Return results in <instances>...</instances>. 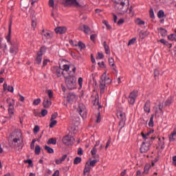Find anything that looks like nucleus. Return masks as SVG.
<instances>
[{
    "mask_svg": "<svg viewBox=\"0 0 176 176\" xmlns=\"http://www.w3.org/2000/svg\"><path fill=\"white\" fill-rule=\"evenodd\" d=\"M14 137L13 141L10 144L11 148H14V149H23V137H21V132L20 131H14L13 133Z\"/></svg>",
    "mask_w": 176,
    "mask_h": 176,
    "instance_id": "f257e3e1",
    "label": "nucleus"
},
{
    "mask_svg": "<svg viewBox=\"0 0 176 176\" xmlns=\"http://www.w3.org/2000/svg\"><path fill=\"white\" fill-rule=\"evenodd\" d=\"M10 35H12V24H10L9 25L8 34L6 37V39L8 45H10V53H11V54H17L19 46L16 42L10 41Z\"/></svg>",
    "mask_w": 176,
    "mask_h": 176,
    "instance_id": "f03ea898",
    "label": "nucleus"
},
{
    "mask_svg": "<svg viewBox=\"0 0 176 176\" xmlns=\"http://www.w3.org/2000/svg\"><path fill=\"white\" fill-rule=\"evenodd\" d=\"M99 83L100 94H104L105 93V87L107 85H111V83H112V80L109 77L107 76V72H104L101 76V79Z\"/></svg>",
    "mask_w": 176,
    "mask_h": 176,
    "instance_id": "7ed1b4c3",
    "label": "nucleus"
},
{
    "mask_svg": "<svg viewBox=\"0 0 176 176\" xmlns=\"http://www.w3.org/2000/svg\"><path fill=\"white\" fill-rule=\"evenodd\" d=\"M65 82L69 90L76 89V77L74 76V74L65 76Z\"/></svg>",
    "mask_w": 176,
    "mask_h": 176,
    "instance_id": "20e7f679",
    "label": "nucleus"
},
{
    "mask_svg": "<svg viewBox=\"0 0 176 176\" xmlns=\"http://www.w3.org/2000/svg\"><path fill=\"white\" fill-rule=\"evenodd\" d=\"M56 74L58 78H60L62 75H63L64 78L67 75L65 74V72H68L69 71V65H63L61 67V65L59 67H55Z\"/></svg>",
    "mask_w": 176,
    "mask_h": 176,
    "instance_id": "39448f33",
    "label": "nucleus"
},
{
    "mask_svg": "<svg viewBox=\"0 0 176 176\" xmlns=\"http://www.w3.org/2000/svg\"><path fill=\"white\" fill-rule=\"evenodd\" d=\"M7 103L8 104V113L10 118H12L14 115V100L8 98Z\"/></svg>",
    "mask_w": 176,
    "mask_h": 176,
    "instance_id": "423d86ee",
    "label": "nucleus"
},
{
    "mask_svg": "<svg viewBox=\"0 0 176 176\" xmlns=\"http://www.w3.org/2000/svg\"><path fill=\"white\" fill-rule=\"evenodd\" d=\"M117 116L120 120L119 126H120L121 129L124 127V124H126V113L122 111H118L117 113Z\"/></svg>",
    "mask_w": 176,
    "mask_h": 176,
    "instance_id": "0eeeda50",
    "label": "nucleus"
},
{
    "mask_svg": "<svg viewBox=\"0 0 176 176\" xmlns=\"http://www.w3.org/2000/svg\"><path fill=\"white\" fill-rule=\"evenodd\" d=\"M77 111L83 119L86 118V116H87V111L86 110V107L85 104L82 103L79 104L77 108Z\"/></svg>",
    "mask_w": 176,
    "mask_h": 176,
    "instance_id": "6e6552de",
    "label": "nucleus"
},
{
    "mask_svg": "<svg viewBox=\"0 0 176 176\" xmlns=\"http://www.w3.org/2000/svg\"><path fill=\"white\" fill-rule=\"evenodd\" d=\"M149 148H151V142L149 140H144L140 147L141 153H146L149 151Z\"/></svg>",
    "mask_w": 176,
    "mask_h": 176,
    "instance_id": "1a4fd4ad",
    "label": "nucleus"
},
{
    "mask_svg": "<svg viewBox=\"0 0 176 176\" xmlns=\"http://www.w3.org/2000/svg\"><path fill=\"white\" fill-rule=\"evenodd\" d=\"M137 97H138V91H133L131 92L128 98L129 103L131 104V105H133L135 102V100H137Z\"/></svg>",
    "mask_w": 176,
    "mask_h": 176,
    "instance_id": "9d476101",
    "label": "nucleus"
},
{
    "mask_svg": "<svg viewBox=\"0 0 176 176\" xmlns=\"http://www.w3.org/2000/svg\"><path fill=\"white\" fill-rule=\"evenodd\" d=\"M63 142L65 145H72L75 142V138L70 135H66L63 138Z\"/></svg>",
    "mask_w": 176,
    "mask_h": 176,
    "instance_id": "9b49d317",
    "label": "nucleus"
},
{
    "mask_svg": "<svg viewBox=\"0 0 176 176\" xmlns=\"http://www.w3.org/2000/svg\"><path fill=\"white\" fill-rule=\"evenodd\" d=\"M66 6H76V8H79V3L76 0H65Z\"/></svg>",
    "mask_w": 176,
    "mask_h": 176,
    "instance_id": "f8f14e48",
    "label": "nucleus"
},
{
    "mask_svg": "<svg viewBox=\"0 0 176 176\" xmlns=\"http://www.w3.org/2000/svg\"><path fill=\"white\" fill-rule=\"evenodd\" d=\"M67 102L71 103L74 102V101H76L78 97L74 93H70L67 96Z\"/></svg>",
    "mask_w": 176,
    "mask_h": 176,
    "instance_id": "ddd939ff",
    "label": "nucleus"
},
{
    "mask_svg": "<svg viewBox=\"0 0 176 176\" xmlns=\"http://www.w3.org/2000/svg\"><path fill=\"white\" fill-rule=\"evenodd\" d=\"M43 105L44 108H49L50 107V105H52V100L50 99H49V98L45 97L44 98Z\"/></svg>",
    "mask_w": 176,
    "mask_h": 176,
    "instance_id": "4468645a",
    "label": "nucleus"
},
{
    "mask_svg": "<svg viewBox=\"0 0 176 176\" xmlns=\"http://www.w3.org/2000/svg\"><path fill=\"white\" fill-rule=\"evenodd\" d=\"M3 87L4 91H6V90H8V91H10V93H13V91H14V89L13 88V86H10V85L8 86V84L6 82H4Z\"/></svg>",
    "mask_w": 176,
    "mask_h": 176,
    "instance_id": "2eb2a0df",
    "label": "nucleus"
},
{
    "mask_svg": "<svg viewBox=\"0 0 176 176\" xmlns=\"http://www.w3.org/2000/svg\"><path fill=\"white\" fill-rule=\"evenodd\" d=\"M55 32L56 34H65V32H67V28L58 27V28H55Z\"/></svg>",
    "mask_w": 176,
    "mask_h": 176,
    "instance_id": "dca6fc26",
    "label": "nucleus"
},
{
    "mask_svg": "<svg viewBox=\"0 0 176 176\" xmlns=\"http://www.w3.org/2000/svg\"><path fill=\"white\" fill-rule=\"evenodd\" d=\"M144 111L146 113H149V112H151V102L148 100H147L144 105Z\"/></svg>",
    "mask_w": 176,
    "mask_h": 176,
    "instance_id": "f3484780",
    "label": "nucleus"
},
{
    "mask_svg": "<svg viewBox=\"0 0 176 176\" xmlns=\"http://www.w3.org/2000/svg\"><path fill=\"white\" fill-rule=\"evenodd\" d=\"M102 45L104 47V52H105L106 54H111V50H109V45H108V44H107V41H104L102 43Z\"/></svg>",
    "mask_w": 176,
    "mask_h": 176,
    "instance_id": "a211bd4d",
    "label": "nucleus"
},
{
    "mask_svg": "<svg viewBox=\"0 0 176 176\" xmlns=\"http://www.w3.org/2000/svg\"><path fill=\"white\" fill-rule=\"evenodd\" d=\"M141 135L142 138L144 140V141H149L151 139H149V135H151V132L148 131L146 134L144 133V132H141Z\"/></svg>",
    "mask_w": 176,
    "mask_h": 176,
    "instance_id": "6ab92c4d",
    "label": "nucleus"
},
{
    "mask_svg": "<svg viewBox=\"0 0 176 176\" xmlns=\"http://www.w3.org/2000/svg\"><path fill=\"white\" fill-rule=\"evenodd\" d=\"M90 165L86 164L85 169H84V176H89V174H90Z\"/></svg>",
    "mask_w": 176,
    "mask_h": 176,
    "instance_id": "aec40b11",
    "label": "nucleus"
},
{
    "mask_svg": "<svg viewBox=\"0 0 176 176\" xmlns=\"http://www.w3.org/2000/svg\"><path fill=\"white\" fill-rule=\"evenodd\" d=\"M42 57H43V55L37 53V56L36 57L34 64H37L39 65V64L42 63Z\"/></svg>",
    "mask_w": 176,
    "mask_h": 176,
    "instance_id": "412c9836",
    "label": "nucleus"
},
{
    "mask_svg": "<svg viewBox=\"0 0 176 176\" xmlns=\"http://www.w3.org/2000/svg\"><path fill=\"white\" fill-rule=\"evenodd\" d=\"M65 159H67V155H64L61 158L56 160L55 163L56 164H61V163H63Z\"/></svg>",
    "mask_w": 176,
    "mask_h": 176,
    "instance_id": "4be33fe9",
    "label": "nucleus"
},
{
    "mask_svg": "<svg viewBox=\"0 0 176 176\" xmlns=\"http://www.w3.org/2000/svg\"><path fill=\"white\" fill-rule=\"evenodd\" d=\"M159 33L160 34V35L163 37L166 36L167 35V30L165 29H163L162 28H160L158 29Z\"/></svg>",
    "mask_w": 176,
    "mask_h": 176,
    "instance_id": "5701e85b",
    "label": "nucleus"
},
{
    "mask_svg": "<svg viewBox=\"0 0 176 176\" xmlns=\"http://www.w3.org/2000/svg\"><path fill=\"white\" fill-rule=\"evenodd\" d=\"M151 167H152V165H151V164H146L144 166V170L143 174H148V173H149V170H151Z\"/></svg>",
    "mask_w": 176,
    "mask_h": 176,
    "instance_id": "b1692460",
    "label": "nucleus"
},
{
    "mask_svg": "<svg viewBox=\"0 0 176 176\" xmlns=\"http://www.w3.org/2000/svg\"><path fill=\"white\" fill-rule=\"evenodd\" d=\"M83 32L85 34H91V30L88 25H83Z\"/></svg>",
    "mask_w": 176,
    "mask_h": 176,
    "instance_id": "393cba45",
    "label": "nucleus"
},
{
    "mask_svg": "<svg viewBox=\"0 0 176 176\" xmlns=\"http://www.w3.org/2000/svg\"><path fill=\"white\" fill-rule=\"evenodd\" d=\"M47 145H56V144H57V140H56L55 138H50L47 142Z\"/></svg>",
    "mask_w": 176,
    "mask_h": 176,
    "instance_id": "a878e982",
    "label": "nucleus"
},
{
    "mask_svg": "<svg viewBox=\"0 0 176 176\" xmlns=\"http://www.w3.org/2000/svg\"><path fill=\"white\" fill-rule=\"evenodd\" d=\"M164 138H159V145L162 149H164Z\"/></svg>",
    "mask_w": 176,
    "mask_h": 176,
    "instance_id": "bb28decb",
    "label": "nucleus"
},
{
    "mask_svg": "<svg viewBox=\"0 0 176 176\" xmlns=\"http://www.w3.org/2000/svg\"><path fill=\"white\" fill-rule=\"evenodd\" d=\"M109 65L111 66L112 69L115 70V60H113V58H109Z\"/></svg>",
    "mask_w": 176,
    "mask_h": 176,
    "instance_id": "cd10ccee",
    "label": "nucleus"
},
{
    "mask_svg": "<svg viewBox=\"0 0 176 176\" xmlns=\"http://www.w3.org/2000/svg\"><path fill=\"white\" fill-rule=\"evenodd\" d=\"M75 46H78V47L80 48V50H83V49L86 47V45L82 41H79L78 44H75Z\"/></svg>",
    "mask_w": 176,
    "mask_h": 176,
    "instance_id": "c85d7f7f",
    "label": "nucleus"
},
{
    "mask_svg": "<svg viewBox=\"0 0 176 176\" xmlns=\"http://www.w3.org/2000/svg\"><path fill=\"white\" fill-rule=\"evenodd\" d=\"M153 118H154V116H153V114H152L150 118L149 122H148V127H153V126H155V124L153 122Z\"/></svg>",
    "mask_w": 176,
    "mask_h": 176,
    "instance_id": "c756f323",
    "label": "nucleus"
},
{
    "mask_svg": "<svg viewBox=\"0 0 176 176\" xmlns=\"http://www.w3.org/2000/svg\"><path fill=\"white\" fill-rule=\"evenodd\" d=\"M45 151L47 152V153H54V150L48 146H45Z\"/></svg>",
    "mask_w": 176,
    "mask_h": 176,
    "instance_id": "7c9ffc66",
    "label": "nucleus"
},
{
    "mask_svg": "<svg viewBox=\"0 0 176 176\" xmlns=\"http://www.w3.org/2000/svg\"><path fill=\"white\" fill-rule=\"evenodd\" d=\"M91 153L93 157H95V158H96V157H97V156H98V155H97V148H96V147H94V148L91 149Z\"/></svg>",
    "mask_w": 176,
    "mask_h": 176,
    "instance_id": "2f4dec72",
    "label": "nucleus"
},
{
    "mask_svg": "<svg viewBox=\"0 0 176 176\" xmlns=\"http://www.w3.org/2000/svg\"><path fill=\"white\" fill-rule=\"evenodd\" d=\"M46 53V47L43 46L41 47L40 50L37 52V54H41V56H43Z\"/></svg>",
    "mask_w": 176,
    "mask_h": 176,
    "instance_id": "473e14b6",
    "label": "nucleus"
},
{
    "mask_svg": "<svg viewBox=\"0 0 176 176\" xmlns=\"http://www.w3.org/2000/svg\"><path fill=\"white\" fill-rule=\"evenodd\" d=\"M173 104V98H169L167 99V100L165 102L166 107H170Z\"/></svg>",
    "mask_w": 176,
    "mask_h": 176,
    "instance_id": "72a5a7b5",
    "label": "nucleus"
},
{
    "mask_svg": "<svg viewBox=\"0 0 176 176\" xmlns=\"http://www.w3.org/2000/svg\"><path fill=\"white\" fill-rule=\"evenodd\" d=\"M80 162H82V158H80V157H77L74 160V164H79Z\"/></svg>",
    "mask_w": 176,
    "mask_h": 176,
    "instance_id": "f704fd0d",
    "label": "nucleus"
},
{
    "mask_svg": "<svg viewBox=\"0 0 176 176\" xmlns=\"http://www.w3.org/2000/svg\"><path fill=\"white\" fill-rule=\"evenodd\" d=\"M43 35H44V36H45V38H47V39H50V38H52V36H53L52 33H50L49 32H45L43 34Z\"/></svg>",
    "mask_w": 176,
    "mask_h": 176,
    "instance_id": "c9c22d12",
    "label": "nucleus"
},
{
    "mask_svg": "<svg viewBox=\"0 0 176 176\" xmlns=\"http://www.w3.org/2000/svg\"><path fill=\"white\" fill-rule=\"evenodd\" d=\"M135 23L138 24V25H144V24H145V21L141 20L140 19H136Z\"/></svg>",
    "mask_w": 176,
    "mask_h": 176,
    "instance_id": "e433bc0d",
    "label": "nucleus"
},
{
    "mask_svg": "<svg viewBox=\"0 0 176 176\" xmlns=\"http://www.w3.org/2000/svg\"><path fill=\"white\" fill-rule=\"evenodd\" d=\"M57 124V120H52L50 124V128L53 129Z\"/></svg>",
    "mask_w": 176,
    "mask_h": 176,
    "instance_id": "4c0bfd02",
    "label": "nucleus"
},
{
    "mask_svg": "<svg viewBox=\"0 0 176 176\" xmlns=\"http://www.w3.org/2000/svg\"><path fill=\"white\" fill-rule=\"evenodd\" d=\"M157 17L159 19H162V17H164V12L163 10H160L157 13Z\"/></svg>",
    "mask_w": 176,
    "mask_h": 176,
    "instance_id": "58836bf2",
    "label": "nucleus"
},
{
    "mask_svg": "<svg viewBox=\"0 0 176 176\" xmlns=\"http://www.w3.org/2000/svg\"><path fill=\"white\" fill-rule=\"evenodd\" d=\"M35 153L36 155H39V153H41V146L39 145L36 146Z\"/></svg>",
    "mask_w": 176,
    "mask_h": 176,
    "instance_id": "ea45409f",
    "label": "nucleus"
},
{
    "mask_svg": "<svg viewBox=\"0 0 176 176\" xmlns=\"http://www.w3.org/2000/svg\"><path fill=\"white\" fill-rule=\"evenodd\" d=\"M175 36L176 35L174 34H170L168 36V39H169V41H175Z\"/></svg>",
    "mask_w": 176,
    "mask_h": 176,
    "instance_id": "a19ab883",
    "label": "nucleus"
},
{
    "mask_svg": "<svg viewBox=\"0 0 176 176\" xmlns=\"http://www.w3.org/2000/svg\"><path fill=\"white\" fill-rule=\"evenodd\" d=\"M149 15L151 19H155V13L153 12V9L151 8L149 10Z\"/></svg>",
    "mask_w": 176,
    "mask_h": 176,
    "instance_id": "79ce46f5",
    "label": "nucleus"
},
{
    "mask_svg": "<svg viewBox=\"0 0 176 176\" xmlns=\"http://www.w3.org/2000/svg\"><path fill=\"white\" fill-rule=\"evenodd\" d=\"M175 133H171L170 135L169 136V141H175Z\"/></svg>",
    "mask_w": 176,
    "mask_h": 176,
    "instance_id": "37998d69",
    "label": "nucleus"
},
{
    "mask_svg": "<svg viewBox=\"0 0 176 176\" xmlns=\"http://www.w3.org/2000/svg\"><path fill=\"white\" fill-rule=\"evenodd\" d=\"M96 123H100L101 122V115L100 113H98V115L96 116Z\"/></svg>",
    "mask_w": 176,
    "mask_h": 176,
    "instance_id": "c03bdc74",
    "label": "nucleus"
},
{
    "mask_svg": "<svg viewBox=\"0 0 176 176\" xmlns=\"http://www.w3.org/2000/svg\"><path fill=\"white\" fill-rule=\"evenodd\" d=\"M135 41H137L135 38L131 39L128 43V46H130V45H134V43H135Z\"/></svg>",
    "mask_w": 176,
    "mask_h": 176,
    "instance_id": "a18cd8bd",
    "label": "nucleus"
},
{
    "mask_svg": "<svg viewBox=\"0 0 176 176\" xmlns=\"http://www.w3.org/2000/svg\"><path fill=\"white\" fill-rule=\"evenodd\" d=\"M97 162H98L97 160H94L91 161L89 163V167H90V166L91 167H94V166H96V164H97Z\"/></svg>",
    "mask_w": 176,
    "mask_h": 176,
    "instance_id": "49530a36",
    "label": "nucleus"
},
{
    "mask_svg": "<svg viewBox=\"0 0 176 176\" xmlns=\"http://www.w3.org/2000/svg\"><path fill=\"white\" fill-rule=\"evenodd\" d=\"M41 104V98H38L34 100L33 105H39Z\"/></svg>",
    "mask_w": 176,
    "mask_h": 176,
    "instance_id": "de8ad7c7",
    "label": "nucleus"
},
{
    "mask_svg": "<svg viewBox=\"0 0 176 176\" xmlns=\"http://www.w3.org/2000/svg\"><path fill=\"white\" fill-rule=\"evenodd\" d=\"M35 142H36V140L34 139L30 144L31 149H34V148H35Z\"/></svg>",
    "mask_w": 176,
    "mask_h": 176,
    "instance_id": "09e8293b",
    "label": "nucleus"
},
{
    "mask_svg": "<svg viewBox=\"0 0 176 176\" xmlns=\"http://www.w3.org/2000/svg\"><path fill=\"white\" fill-rule=\"evenodd\" d=\"M78 85L80 86V87H82V85H83V78L82 77H80L78 78Z\"/></svg>",
    "mask_w": 176,
    "mask_h": 176,
    "instance_id": "8fccbe9b",
    "label": "nucleus"
},
{
    "mask_svg": "<svg viewBox=\"0 0 176 176\" xmlns=\"http://www.w3.org/2000/svg\"><path fill=\"white\" fill-rule=\"evenodd\" d=\"M146 34V32L141 31L140 33V38H141V39H144Z\"/></svg>",
    "mask_w": 176,
    "mask_h": 176,
    "instance_id": "3c124183",
    "label": "nucleus"
},
{
    "mask_svg": "<svg viewBox=\"0 0 176 176\" xmlns=\"http://www.w3.org/2000/svg\"><path fill=\"white\" fill-rule=\"evenodd\" d=\"M160 42L161 43H163L164 45H166V46H168V42L164 40V38H162L161 40H160Z\"/></svg>",
    "mask_w": 176,
    "mask_h": 176,
    "instance_id": "603ef678",
    "label": "nucleus"
},
{
    "mask_svg": "<svg viewBox=\"0 0 176 176\" xmlns=\"http://www.w3.org/2000/svg\"><path fill=\"white\" fill-rule=\"evenodd\" d=\"M98 104H99L98 96H96L95 98L94 101L93 102V104L94 105H98Z\"/></svg>",
    "mask_w": 176,
    "mask_h": 176,
    "instance_id": "864d4df0",
    "label": "nucleus"
},
{
    "mask_svg": "<svg viewBox=\"0 0 176 176\" xmlns=\"http://www.w3.org/2000/svg\"><path fill=\"white\" fill-rule=\"evenodd\" d=\"M49 5L50 8H53V9H54V0H50Z\"/></svg>",
    "mask_w": 176,
    "mask_h": 176,
    "instance_id": "5fc2aeb1",
    "label": "nucleus"
},
{
    "mask_svg": "<svg viewBox=\"0 0 176 176\" xmlns=\"http://www.w3.org/2000/svg\"><path fill=\"white\" fill-rule=\"evenodd\" d=\"M47 93L48 94L49 98L51 99L53 97V91H52V90L49 89Z\"/></svg>",
    "mask_w": 176,
    "mask_h": 176,
    "instance_id": "6e6d98bb",
    "label": "nucleus"
},
{
    "mask_svg": "<svg viewBox=\"0 0 176 176\" xmlns=\"http://www.w3.org/2000/svg\"><path fill=\"white\" fill-rule=\"evenodd\" d=\"M33 131L34 134H36L38 131H39V126L38 125H36L33 129Z\"/></svg>",
    "mask_w": 176,
    "mask_h": 176,
    "instance_id": "4d7b16f0",
    "label": "nucleus"
},
{
    "mask_svg": "<svg viewBox=\"0 0 176 176\" xmlns=\"http://www.w3.org/2000/svg\"><path fill=\"white\" fill-rule=\"evenodd\" d=\"M57 116H58V114L57 113H54V114L52 115L51 120H54V119H56Z\"/></svg>",
    "mask_w": 176,
    "mask_h": 176,
    "instance_id": "13d9d810",
    "label": "nucleus"
},
{
    "mask_svg": "<svg viewBox=\"0 0 176 176\" xmlns=\"http://www.w3.org/2000/svg\"><path fill=\"white\" fill-rule=\"evenodd\" d=\"M41 115H42V116H46L47 115V110L43 109L41 111Z\"/></svg>",
    "mask_w": 176,
    "mask_h": 176,
    "instance_id": "bf43d9fd",
    "label": "nucleus"
},
{
    "mask_svg": "<svg viewBox=\"0 0 176 176\" xmlns=\"http://www.w3.org/2000/svg\"><path fill=\"white\" fill-rule=\"evenodd\" d=\"M124 23V19H120L119 21L117 22L118 25H122Z\"/></svg>",
    "mask_w": 176,
    "mask_h": 176,
    "instance_id": "052dcab7",
    "label": "nucleus"
},
{
    "mask_svg": "<svg viewBox=\"0 0 176 176\" xmlns=\"http://www.w3.org/2000/svg\"><path fill=\"white\" fill-rule=\"evenodd\" d=\"M32 27H33V28H35V27H36V20H32Z\"/></svg>",
    "mask_w": 176,
    "mask_h": 176,
    "instance_id": "680f3d73",
    "label": "nucleus"
},
{
    "mask_svg": "<svg viewBox=\"0 0 176 176\" xmlns=\"http://www.w3.org/2000/svg\"><path fill=\"white\" fill-rule=\"evenodd\" d=\"M78 155L82 156L83 155V150L81 148H79L78 150Z\"/></svg>",
    "mask_w": 176,
    "mask_h": 176,
    "instance_id": "e2e57ef3",
    "label": "nucleus"
},
{
    "mask_svg": "<svg viewBox=\"0 0 176 176\" xmlns=\"http://www.w3.org/2000/svg\"><path fill=\"white\" fill-rule=\"evenodd\" d=\"M103 23L104 24V25H106L107 28L108 30H111V26L109 25V24L108 23V21H103Z\"/></svg>",
    "mask_w": 176,
    "mask_h": 176,
    "instance_id": "0e129e2a",
    "label": "nucleus"
},
{
    "mask_svg": "<svg viewBox=\"0 0 176 176\" xmlns=\"http://www.w3.org/2000/svg\"><path fill=\"white\" fill-rule=\"evenodd\" d=\"M48 61H49V60H47V59H45V60H43V68L47 65V62Z\"/></svg>",
    "mask_w": 176,
    "mask_h": 176,
    "instance_id": "69168bd1",
    "label": "nucleus"
},
{
    "mask_svg": "<svg viewBox=\"0 0 176 176\" xmlns=\"http://www.w3.org/2000/svg\"><path fill=\"white\" fill-rule=\"evenodd\" d=\"M154 76L155 78L159 76V70L157 69L154 70Z\"/></svg>",
    "mask_w": 176,
    "mask_h": 176,
    "instance_id": "338daca9",
    "label": "nucleus"
},
{
    "mask_svg": "<svg viewBox=\"0 0 176 176\" xmlns=\"http://www.w3.org/2000/svg\"><path fill=\"white\" fill-rule=\"evenodd\" d=\"M60 175V171L56 170L54 173L52 175V176H59Z\"/></svg>",
    "mask_w": 176,
    "mask_h": 176,
    "instance_id": "774afa93",
    "label": "nucleus"
}]
</instances>
